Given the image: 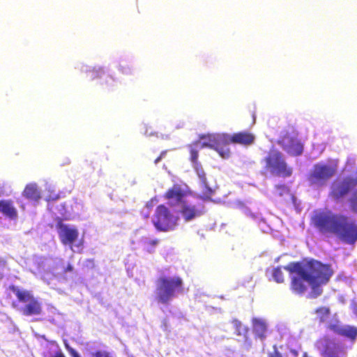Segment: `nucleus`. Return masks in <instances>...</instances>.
I'll list each match as a JSON object with an SVG mask.
<instances>
[{"mask_svg": "<svg viewBox=\"0 0 357 357\" xmlns=\"http://www.w3.org/2000/svg\"><path fill=\"white\" fill-rule=\"evenodd\" d=\"M284 269L290 273H296L291 277V291L295 294L303 295L307 290L306 282L311 287L308 294L310 298H317L322 294L321 287L329 282L334 273L331 265L314 259L305 263L295 262L292 266H284Z\"/></svg>", "mask_w": 357, "mask_h": 357, "instance_id": "obj_1", "label": "nucleus"}, {"mask_svg": "<svg viewBox=\"0 0 357 357\" xmlns=\"http://www.w3.org/2000/svg\"><path fill=\"white\" fill-rule=\"evenodd\" d=\"M311 223L319 232L333 234L348 244L357 241V222L346 215L330 210L315 211Z\"/></svg>", "mask_w": 357, "mask_h": 357, "instance_id": "obj_2", "label": "nucleus"}, {"mask_svg": "<svg viewBox=\"0 0 357 357\" xmlns=\"http://www.w3.org/2000/svg\"><path fill=\"white\" fill-rule=\"evenodd\" d=\"M183 291V281L181 278L160 277L157 281L156 299L159 303L167 304L176 296V293Z\"/></svg>", "mask_w": 357, "mask_h": 357, "instance_id": "obj_3", "label": "nucleus"}, {"mask_svg": "<svg viewBox=\"0 0 357 357\" xmlns=\"http://www.w3.org/2000/svg\"><path fill=\"white\" fill-rule=\"evenodd\" d=\"M337 169L335 166L318 162L313 165L307 175L306 180L309 186L321 188L326 185L328 181L336 174Z\"/></svg>", "mask_w": 357, "mask_h": 357, "instance_id": "obj_4", "label": "nucleus"}, {"mask_svg": "<svg viewBox=\"0 0 357 357\" xmlns=\"http://www.w3.org/2000/svg\"><path fill=\"white\" fill-rule=\"evenodd\" d=\"M10 289L15 294L18 301L24 304L20 310L24 316H38L41 314L42 303L31 291L20 290L13 285L10 287Z\"/></svg>", "mask_w": 357, "mask_h": 357, "instance_id": "obj_5", "label": "nucleus"}, {"mask_svg": "<svg viewBox=\"0 0 357 357\" xmlns=\"http://www.w3.org/2000/svg\"><path fill=\"white\" fill-rule=\"evenodd\" d=\"M266 163V169L278 176L284 178L290 177L293 173V169L288 166L282 153L277 149L269 151L268 155L264 159Z\"/></svg>", "mask_w": 357, "mask_h": 357, "instance_id": "obj_6", "label": "nucleus"}, {"mask_svg": "<svg viewBox=\"0 0 357 357\" xmlns=\"http://www.w3.org/2000/svg\"><path fill=\"white\" fill-rule=\"evenodd\" d=\"M178 217L174 215L165 204H160L155 208L152 223L159 231H169L178 225Z\"/></svg>", "mask_w": 357, "mask_h": 357, "instance_id": "obj_7", "label": "nucleus"}, {"mask_svg": "<svg viewBox=\"0 0 357 357\" xmlns=\"http://www.w3.org/2000/svg\"><path fill=\"white\" fill-rule=\"evenodd\" d=\"M199 139V149L208 147L216 151L222 158H228L230 156V150L227 147L226 133H208L201 135Z\"/></svg>", "mask_w": 357, "mask_h": 357, "instance_id": "obj_8", "label": "nucleus"}, {"mask_svg": "<svg viewBox=\"0 0 357 357\" xmlns=\"http://www.w3.org/2000/svg\"><path fill=\"white\" fill-rule=\"evenodd\" d=\"M315 347L322 357H347L344 346L327 335L319 337L315 342Z\"/></svg>", "mask_w": 357, "mask_h": 357, "instance_id": "obj_9", "label": "nucleus"}, {"mask_svg": "<svg viewBox=\"0 0 357 357\" xmlns=\"http://www.w3.org/2000/svg\"><path fill=\"white\" fill-rule=\"evenodd\" d=\"M356 185L357 180L351 177L335 181L332 184L329 196L334 200L339 201L347 196Z\"/></svg>", "mask_w": 357, "mask_h": 357, "instance_id": "obj_10", "label": "nucleus"}, {"mask_svg": "<svg viewBox=\"0 0 357 357\" xmlns=\"http://www.w3.org/2000/svg\"><path fill=\"white\" fill-rule=\"evenodd\" d=\"M56 228L61 242L63 245H72L79 236L78 229L75 227H70L63 224L61 218H59L56 223Z\"/></svg>", "mask_w": 357, "mask_h": 357, "instance_id": "obj_11", "label": "nucleus"}, {"mask_svg": "<svg viewBox=\"0 0 357 357\" xmlns=\"http://www.w3.org/2000/svg\"><path fill=\"white\" fill-rule=\"evenodd\" d=\"M278 144L289 155L298 156L303 151V144L296 137L286 134L278 141Z\"/></svg>", "mask_w": 357, "mask_h": 357, "instance_id": "obj_12", "label": "nucleus"}, {"mask_svg": "<svg viewBox=\"0 0 357 357\" xmlns=\"http://www.w3.org/2000/svg\"><path fill=\"white\" fill-rule=\"evenodd\" d=\"M227 146L230 144L250 146L255 142V136L249 131H241L230 135L226 133Z\"/></svg>", "mask_w": 357, "mask_h": 357, "instance_id": "obj_13", "label": "nucleus"}, {"mask_svg": "<svg viewBox=\"0 0 357 357\" xmlns=\"http://www.w3.org/2000/svg\"><path fill=\"white\" fill-rule=\"evenodd\" d=\"M186 196V192L178 184H174L171 188H169L164 194L163 197L169 202L171 206L175 204L181 205Z\"/></svg>", "mask_w": 357, "mask_h": 357, "instance_id": "obj_14", "label": "nucleus"}, {"mask_svg": "<svg viewBox=\"0 0 357 357\" xmlns=\"http://www.w3.org/2000/svg\"><path fill=\"white\" fill-rule=\"evenodd\" d=\"M179 213L185 222H189L202 213L201 208L185 201L180 205Z\"/></svg>", "mask_w": 357, "mask_h": 357, "instance_id": "obj_15", "label": "nucleus"}, {"mask_svg": "<svg viewBox=\"0 0 357 357\" xmlns=\"http://www.w3.org/2000/svg\"><path fill=\"white\" fill-rule=\"evenodd\" d=\"M0 213L11 220H15L17 218V211L13 206V201L10 199L0 200Z\"/></svg>", "mask_w": 357, "mask_h": 357, "instance_id": "obj_16", "label": "nucleus"}, {"mask_svg": "<svg viewBox=\"0 0 357 357\" xmlns=\"http://www.w3.org/2000/svg\"><path fill=\"white\" fill-rule=\"evenodd\" d=\"M298 352L296 349L283 345L277 348V347L274 345L273 351L268 354V357H298Z\"/></svg>", "mask_w": 357, "mask_h": 357, "instance_id": "obj_17", "label": "nucleus"}, {"mask_svg": "<svg viewBox=\"0 0 357 357\" xmlns=\"http://www.w3.org/2000/svg\"><path fill=\"white\" fill-rule=\"evenodd\" d=\"M231 324L235 330V333L237 335H241L242 334L244 335L245 341L243 344V347L246 350H248L252 347V340L247 336V333H248L249 331L248 328H243L242 323L237 319H234L231 321Z\"/></svg>", "mask_w": 357, "mask_h": 357, "instance_id": "obj_18", "label": "nucleus"}, {"mask_svg": "<svg viewBox=\"0 0 357 357\" xmlns=\"http://www.w3.org/2000/svg\"><path fill=\"white\" fill-rule=\"evenodd\" d=\"M22 195L26 199L32 201H38L41 197L40 191L36 183L27 184L22 192Z\"/></svg>", "mask_w": 357, "mask_h": 357, "instance_id": "obj_19", "label": "nucleus"}, {"mask_svg": "<svg viewBox=\"0 0 357 357\" xmlns=\"http://www.w3.org/2000/svg\"><path fill=\"white\" fill-rule=\"evenodd\" d=\"M252 330L257 337L261 340L266 337L267 326L265 321L261 319L255 318L252 319Z\"/></svg>", "mask_w": 357, "mask_h": 357, "instance_id": "obj_20", "label": "nucleus"}, {"mask_svg": "<svg viewBox=\"0 0 357 357\" xmlns=\"http://www.w3.org/2000/svg\"><path fill=\"white\" fill-rule=\"evenodd\" d=\"M194 167L195 169L197 176H199V179L202 181V183L203 184V185L205 188V191H204L205 195L206 197H209L210 195H212L213 190L208 186V185L207 183L206 176L204 170L203 169V168L200 164H197V165H194Z\"/></svg>", "mask_w": 357, "mask_h": 357, "instance_id": "obj_21", "label": "nucleus"}, {"mask_svg": "<svg viewBox=\"0 0 357 357\" xmlns=\"http://www.w3.org/2000/svg\"><path fill=\"white\" fill-rule=\"evenodd\" d=\"M340 336L344 337L351 343H354L357 339V328L351 325L343 326Z\"/></svg>", "mask_w": 357, "mask_h": 357, "instance_id": "obj_22", "label": "nucleus"}, {"mask_svg": "<svg viewBox=\"0 0 357 357\" xmlns=\"http://www.w3.org/2000/svg\"><path fill=\"white\" fill-rule=\"evenodd\" d=\"M200 141L197 140L188 145V148L190 150V160L194 164V165H197V164H199L198 162V156H199V149L197 148L198 145L200 146Z\"/></svg>", "mask_w": 357, "mask_h": 357, "instance_id": "obj_23", "label": "nucleus"}, {"mask_svg": "<svg viewBox=\"0 0 357 357\" xmlns=\"http://www.w3.org/2000/svg\"><path fill=\"white\" fill-rule=\"evenodd\" d=\"M159 243L160 240L157 238L144 241L143 243L144 250L149 253H153L155 252V248Z\"/></svg>", "mask_w": 357, "mask_h": 357, "instance_id": "obj_24", "label": "nucleus"}, {"mask_svg": "<svg viewBox=\"0 0 357 357\" xmlns=\"http://www.w3.org/2000/svg\"><path fill=\"white\" fill-rule=\"evenodd\" d=\"M272 276L277 283H282L284 281V274L281 267H275L272 270Z\"/></svg>", "mask_w": 357, "mask_h": 357, "instance_id": "obj_25", "label": "nucleus"}, {"mask_svg": "<svg viewBox=\"0 0 357 357\" xmlns=\"http://www.w3.org/2000/svg\"><path fill=\"white\" fill-rule=\"evenodd\" d=\"M349 201L351 210L354 213H357V190L352 193L351 197L349 198Z\"/></svg>", "mask_w": 357, "mask_h": 357, "instance_id": "obj_26", "label": "nucleus"}, {"mask_svg": "<svg viewBox=\"0 0 357 357\" xmlns=\"http://www.w3.org/2000/svg\"><path fill=\"white\" fill-rule=\"evenodd\" d=\"M83 268L87 271L94 269L96 268L95 260L93 259H87L84 261Z\"/></svg>", "mask_w": 357, "mask_h": 357, "instance_id": "obj_27", "label": "nucleus"}, {"mask_svg": "<svg viewBox=\"0 0 357 357\" xmlns=\"http://www.w3.org/2000/svg\"><path fill=\"white\" fill-rule=\"evenodd\" d=\"M92 357H113L111 354L105 350H98L92 353Z\"/></svg>", "mask_w": 357, "mask_h": 357, "instance_id": "obj_28", "label": "nucleus"}, {"mask_svg": "<svg viewBox=\"0 0 357 357\" xmlns=\"http://www.w3.org/2000/svg\"><path fill=\"white\" fill-rule=\"evenodd\" d=\"M7 266L6 260L0 257V280H1L4 276V271Z\"/></svg>", "mask_w": 357, "mask_h": 357, "instance_id": "obj_29", "label": "nucleus"}, {"mask_svg": "<svg viewBox=\"0 0 357 357\" xmlns=\"http://www.w3.org/2000/svg\"><path fill=\"white\" fill-rule=\"evenodd\" d=\"M342 327L343 326H339L337 324H331L329 326V328L338 335H341Z\"/></svg>", "mask_w": 357, "mask_h": 357, "instance_id": "obj_30", "label": "nucleus"}, {"mask_svg": "<svg viewBox=\"0 0 357 357\" xmlns=\"http://www.w3.org/2000/svg\"><path fill=\"white\" fill-rule=\"evenodd\" d=\"M65 346H66V349L70 354L71 357H81V356L79 354V353L75 349L70 347L68 344H66Z\"/></svg>", "mask_w": 357, "mask_h": 357, "instance_id": "obj_31", "label": "nucleus"}, {"mask_svg": "<svg viewBox=\"0 0 357 357\" xmlns=\"http://www.w3.org/2000/svg\"><path fill=\"white\" fill-rule=\"evenodd\" d=\"M119 70L124 75H128L130 73V68L126 63L119 66Z\"/></svg>", "mask_w": 357, "mask_h": 357, "instance_id": "obj_32", "label": "nucleus"}, {"mask_svg": "<svg viewBox=\"0 0 357 357\" xmlns=\"http://www.w3.org/2000/svg\"><path fill=\"white\" fill-rule=\"evenodd\" d=\"M277 190H279V195H282L284 193L289 192V188L285 185H278L276 186Z\"/></svg>", "mask_w": 357, "mask_h": 357, "instance_id": "obj_33", "label": "nucleus"}, {"mask_svg": "<svg viewBox=\"0 0 357 357\" xmlns=\"http://www.w3.org/2000/svg\"><path fill=\"white\" fill-rule=\"evenodd\" d=\"M74 270V268L72 264H68L67 266L64 268L63 273H66L68 272H72Z\"/></svg>", "mask_w": 357, "mask_h": 357, "instance_id": "obj_34", "label": "nucleus"}, {"mask_svg": "<svg viewBox=\"0 0 357 357\" xmlns=\"http://www.w3.org/2000/svg\"><path fill=\"white\" fill-rule=\"evenodd\" d=\"M322 310H324L327 314L329 313V310L328 308H320V309L317 310V312H318Z\"/></svg>", "mask_w": 357, "mask_h": 357, "instance_id": "obj_35", "label": "nucleus"}, {"mask_svg": "<svg viewBox=\"0 0 357 357\" xmlns=\"http://www.w3.org/2000/svg\"><path fill=\"white\" fill-rule=\"evenodd\" d=\"M161 160H162V158H161V156H160V155H159V156H158V158L154 160V163H155V164H157V163H158Z\"/></svg>", "mask_w": 357, "mask_h": 357, "instance_id": "obj_36", "label": "nucleus"}, {"mask_svg": "<svg viewBox=\"0 0 357 357\" xmlns=\"http://www.w3.org/2000/svg\"><path fill=\"white\" fill-rule=\"evenodd\" d=\"M166 153H167V151H162L160 154V156H161V158H162L165 155Z\"/></svg>", "mask_w": 357, "mask_h": 357, "instance_id": "obj_37", "label": "nucleus"}, {"mask_svg": "<svg viewBox=\"0 0 357 357\" xmlns=\"http://www.w3.org/2000/svg\"><path fill=\"white\" fill-rule=\"evenodd\" d=\"M3 193V186L0 184V196Z\"/></svg>", "mask_w": 357, "mask_h": 357, "instance_id": "obj_38", "label": "nucleus"}, {"mask_svg": "<svg viewBox=\"0 0 357 357\" xmlns=\"http://www.w3.org/2000/svg\"><path fill=\"white\" fill-rule=\"evenodd\" d=\"M146 206H147L148 207H151V206H152V204H151V203H150V204H149V203H147V204H146Z\"/></svg>", "mask_w": 357, "mask_h": 357, "instance_id": "obj_39", "label": "nucleus"}, {"mask_svg": "<svg viewBox=\"0 0 357 357\" xmlns=\"http://www.w3.org/2000/svg\"><path fill=\"white\" fill-rule=\"evenodd\" d=\"M58 197L56 196L55 198H52V199H57Z\"/></svg>", "mask_w": 357, "mask_h": 357, "instance_id": "obj_40", "label": "nucleus"}]
</instances>
